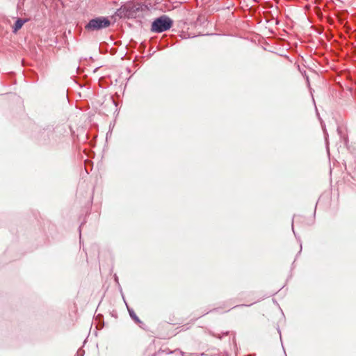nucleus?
I'll return each instance as SVG.
<instances>
[{
    "label": "nucleus",
    "instance_id": "20e7f679",
    "mask_svg": "<svg viewBox=\"0 0 356 356\" xmlns=\"http://www.w3.org/2000/svg\"><path fill=\"white\" fill-rule=\"evenodd\" d=\"M129 314H130V316H131L133 318H134V319H137V317L136 316V315H135V314H133L132 312H131L130 311H129Z\"/></svg>",
    "mask_w": 356,
    "mask_h": 356
},
{
    "label": "nucleus",
    "instance_id": "7ed1b4c3",
    "mask_svg": "<svg viewBox=\"0 0 356 356\" xmlns=\"http://www.w3.org/2000/svg\"><path fill=\"white\" fill-rule=\"evenodd\" d=\"M25 20H23L22 19H18L15 24V26L13 27V31L15 33H16L18 30H19L22 26L24 25V24L25 23Z\"/></svg>",
    "mask_w": 356,
    "mask_h": 356
},
{
    "label": "nucleus",
    "instance_id": "f03ea898",
    "mask_svg": "<svg viewBox=\"0 0 356 356\" xmlns=\"http://www.w3.org/2000/svg\"><path fill=\"white\" fill-rule=\"evenodd\" d=\"M110 25V21L106 17H97L91 19L86 26L88 30L95 31L106 28Z\"/></svg>",
    "mask_w": 356,
    "mask_h": 356
},
{
    "label": "nucleus",
    "instance_id": "f257e3e1",
    "mask_svg": "<svg viewBox=\"0 0 356 356\" xmlns=\"http://www.w3.org/2000/svg\"><path fill=\"white\" fill-rule=\"evenodd\" d=\"M172 21L166 16H161L155 19L152 24V31L156 33L165 31L171 28Z\"/></svg>",
    "mask_w": 356,
    "mask_h": 356
}]
</instances>
